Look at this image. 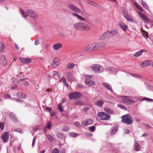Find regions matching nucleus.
I'll use <instances>...</instances> for the list:
<instances>
[{
  "label": "nucleus",
  "instance_id": "obj_5",
  "mask_svg": "<svg viewBox=\"0 0 153 153\" xmlns=\"http://www.w3.org/2000/svg\"><path fill=\"white\" fill-rule=\"evenodd\" d=\"M91 69L95 73H99L102 72L104 68L102 66L97 64H94L92 65Z\"/></svg>",
  "mask_w": 153,
  "mask_h": 153
},
{
  "label": "nucleus",
  "instance_id": "obj_64",
  "mask_svg": "<svg viewBox=\"0 0 153 153\" xmlns=\"http://www.w3.org/2000/svg\"><path fill=\"white\" fill-rule=\"evenodd\" d=\"M24 85L25 86H27L29 85V82L27 81H24Z\"/></svg>",
  "mask_w": 153,
  "mask_h": 153
},
{
  "label": "nucleus",
  "instance_id": "obj_60",
  "mask_svg": "<svg viewBox=\"0 0 153 153\" xmlns=\"http://www.w3.org/2000/svg\"><path fill=\"white\" fill-rule=\"evenodd\" d=\"M89 109L90 107L89 106H86L84 108L83 110L84 112H86Z\"/></svg>",
  "mask_w": 153,
  "mask_h": 153
},
{
  "label": "nucleus",
  "instance_id": "obj_8",
  "mask_svg": "<svg viewBox=\"0 0 153 153\" xmlns=\"http://www.w3.org/2000/svg\"><path fill=\"white\" fill-rule=\"evenodd\" d=\"M68 8L72 11L78 13H81L80 10L75 5L72 4H70L68 5Z\"/></svg>",
  "mask_w": 153,
  "mask_h": 153
},
{
  "label": "nucleus",
  "instance_id": "obj_28",
  "mask_svg": "<svg viewBox=\"0 0 153 153\" xmlns=\"http://www.w3.org/2000/svg\"><path fill=\"white\" fill-rule=\"evenodd\" d=\"M124 17L128 20L131 22H134V19L132 17H131L129 14H128L124 16Z\"/></svg>",
  "mask_w": 153,
  "mask_h": 153
},
{
  "label": "nucleus",
  "instance_id": "obj_13",
  "mask_svg": "<svg viewBox=\"0 0 153 153\" xmlns=\"http://www.w3.org/2000/svg\"><path fill=\"white\" fill-rule=\"evenodd\" d=\"M93 123V121L91 119H87L82 121V124L84 126H87L88 125H91Z\"/></svg>",
  "mask_w": 153,
  "mask_h": 153
},
{
  "label": "nucleus",
  "instance_id": "obj_29",
  "mask_svg": "<svg viewBox=\"0 0 153 153\" xmlns=\"http://www.w3.org/2000/svg\"><path fill=\"white\" fill-rule=\"evenodd\" d=\"M87 3L88 4L91 5L97 8L99 7V5L95 2H93L91 1H87Z\"/></svg>",
  "mask_w": 153,
  "mask_h": 153
},
{
  "label": "nucleus",
  "instance_id": "obj_46",
  "mask_svg": "<svg viewBox=\"0 0 153 153\" xmlns=\"http://www.w3.org/2000/svg\"><path fill=\"white\" fill-rule=\"evenodd\" d=\"M58 108L61 112H62L63 111V109L62 106V104H60L58 106Z\"/></svg>",
  "mask_w": 153,
  "mask_h": 153
},
{
  "label": "nucleus",
  "instance_id": "obj_30",
  "mask_svg": "<svg viewBox=\"0 0 153 153\" xmlns=\"http://www.w3.org/2000/svg\"><path fill=\"white\" fill-rule=\"evenodd\" d=\"M104 110L105 112L109 114H113L114 113V111L112 109L107 107L105 108Z\"/></svg>",
  "mask_w": 153,
  "mask_h": 153
},
{
  "label": "nucleus",
  "instance_id": "obj_42",
  "mask_svg": "<svg viewBox=\"0 0 153 153\" xmlns=\"http://www.w3.org/2000/svg\"><path fill=\"white\" fill-rule=\"evenodd\" d=\"M20 11L22 13V14L24 16L25 18L27 17L28 16V13L27 12V13H26L22 9H20Z\"/></svg>",
  "mask_w": 153,
  "mask_h": 153
},
{
  "label": "nucleus",
  "instance_id": "obj_14",
  "mask_svg": "<svg viewBox=\"0 0 153 153\" xmlns=\"http://www.w3.org/2000/svg\"><path fill=\"white\" fill-rule=\"evenodd\" d=\"M138 14L140 18L145 22H147L150 20L146 15L143 14L140 12H138Z\"/></svg>",
  "mask_w": 153,
  "mask_h": 153
},
{
  "label": "nucleus",
  "instance_id": "obj_48",
  "mask_svg": "<svg viewBox=\"0 0 153 153\" xmlns=\"http://www.w3.org/2000/svg\"><path fill=\"white\" fill-rule=\"evenodd\" d=\"M90 131L91 132H94L95 130V127L94 126H91L89 127Z\"/></svg>",
  "mask_w": 153,
  "mask_h": 153
},
{
  "label": "nucleus",
  "instance_id": "obj_32",
  "mask_svg": "<svg viewBox=\"0 0 153 153\" xmlns=\"http://www.w3.org/2000/svg\"><path fill=\"white\" fill-rule=\"evenodd\" d=\"M74 16H76L79 19L81 20L82 21H84L85 20V19L83 18L81 16H79L78 14L75 13H73L72 14Z\"/></svg>",
  "mask_w": 153,
  "mask_h": 153
},
{
  "label": "nucleus",
  "instance_id": "obj_18",
  "mask_svg": "<svg viewBox=\"0 0 153 153\" xmlns=\"http://www.w3.org/2000/svg\"><path fill=\"white\" fill-rule=\"evenodd\" d=\"M103 86L107 90L110 91L112 93L114 92L112 89L111 86L109 84L105 83L103 84Z\"/></svg>",
  "mask_w": 153,
  "mask_h": 153
},
{
  "label": "nucleus",
  "instance_id": "obj_7",
  "mask_svg": "<svg viewBox=\"0 0 153 153\" xmlns=\"http://www.w3.org/2000/svg\"><path fill=\"white\" fill-rule=\"evenodd\" d=\"M121 101L126 104H130L134 102V101L130 98L128 97L123 96L122 97Z\"/></svg>",
  "mask_w": 153,
  "mask_h": 153
},
{
  "label": "nucleus",
  "instance_id": "obj_55",
  "mask_svg": "<svg viewBox=\"0 0 153 153\" xmlns=\"http://www.w3.org/2000/svg\"><path fill=\"white\" fill-rule=\"evenodd\" d=\"M39 44V39L38 38H36L35 41V45H38Z\"/></svg>",
  "mask_w": 153,
  "mask_h": 153
},
{
  "label": "nucleus",
  "instance_id": "obj_44",
  "mask_svg": "<svg viewBox=\"0 0 153 153\" xmlns=\"http://www.w3.org/2000/svg\"><path fill=\"white\" fill-rule=\"evenodd\" d=\"M142 53V51H140L136 53L134 55V56L135 57H138L140 56L141 55Z\"/></svg>",
  "mask_w": 153,
  "mask_h": 153
},
{
  "label": "nucleus",
  "instance_id": "obj_58",
  "mask_svg": "<svg viewBox=\"0 0 153 153\" xmlns=\"http://www.w3.org/2000/svg\"><path fill=\"white\" fill-rule=\"evenodd\" d=\"M123 13L124 16L129 14L128 13L127 10H126L124 9L123 10Z\"/></svg>",
  "mask_w": 153,
  "mask_h": 153
},
{
  "label": "nucleus",
  "instance_id": "obj_38",
  "mask_svg": "<svg viewBox=\"0 0 153 153\" xmlns=\"http://www.w3.org/2000/svg\"><path fill=\"white\" fill-rule=\"evenodd\" d=\"M4 98L5 99H10L12 100H14V98H11L10 95L8 94H5L4 95Z\"/></svg>",
  "mask_w": 153,
  "mask_h": 153
},
{
  "label": "nucleus",
  "instance_id": "obj_11",
  "mask_svg": "<svg viewBox=\"0 0 153 153\" xmlns=\"http://www.w3.org/2000/svg\"><path fill=\"white\" fill-rule=\"evenodd\" d=\"M0 62L2 65L5 66L7 65V61L5 56L2 55L1 56Z\"/></svg>",
  "mask_w": 153,
  "mask_h": 153
},
{
  "label": "nucleus",
  "instance_id": "obj_6",
  "mask_svg": "<svg viewBox=\"0 0 153 153\" xmlns=\"http://www.w3.org/2000/svg\"><path fill=\"white\" fill-rule=\"evenodd\" d=\"M82 96L81 93L79 92H75L70 94L69 97L70 100L76 99H79Z\"/></svg>",
  "mask_w": 153,
  "mask_h": 153
},
{
  "label": "nucleus",
  "instance_id": "obj_10",
  "mask_svg": "<svg viewBox=\"0 0 153 153\" xmlns=\"http://www.w3.org/2000/svg\"><path fill=\"white\" fill-rule=\"evenodd\" d=\"M28 13V16L30 17L33 18L34 19H37L38 18L37 15L31 9H29L27 11Z\"/></svg>",
  "mask_w": 153,
  "mask_h": 153
},
{
  "label": "nucleus",
  "instance_id": "obj_22",
  "mask_svg": "<svg viewBox=\"0 0 153 153\" xmlns=\"http://www.w3.org/2000/svg\"><path fill=\"white\" fill-rule=\"evenodd\" d=\"M118 25L124 31H126L127 30V28H128V27L126 25H125L123 22H118Z\"/></svg>",
  "mask_w": 153,
  "mask_h": 153
},
{
  "label": "nucleus",
  "instance_id": "obj_20",
  "mask_svg": "<svg viewBox=\"0 0 153 153\" xmlns=\"http://www.w3.org/2000/svg\"><path fill=\"white\" fill-rule=\"evenodd\" d=\"M134 147L135 150L136 151H139L140 150L141 146L135 140L134 145Z\"/></svg>",
  "mask_w": 153,
  "mask_h": 153
},
{
  "label": "nucleus",
  "instance_id": "obj_26",
  "mask_svg": "<svg viewBox=\"0 0 153 153\" xmlns=\"http://www.w3.org/2000/svg\"><path fill=\"white\" fill-rule=\"evenodd\" d=\"M62 47V45L60 43H58L54 45L53 46V48L56 50H58Z\"/></svg>",
  "mask_w": 153,
  "mask_h": 153
},
{
  "label": "nucleus",
  "instance_id": "obj_1",
  "mask_svg": "<svg viewBox=\"0 0 153 153\" xmlns=\"http://www.w3.org/2000/svg\"><path fill=\"white\" fill-rule=\"evenodd\" d=\"M74 29L78 31H88L91 29L90 26L86 23L82 22H79L74 25Z\"/></svg>",
  "mask_w": 153,
  "mask_h": 153
},
{
  "label": "nucleus",
  "instance_id": "obj_25",
  "mask_svg": "<svg viewBox=\"0 0 153 153\" xmlns=\"http://www.w3.org/2000/svg\"><path fill=\"white\" fill-rule=\"evenodd\" d=\"M19 59L22 62L24 63H28L31 61V59L25 58L20 57Z\"/></svg>",
  "mask_w": 153,
  "mask_h": 153
},
{
  "label": "nucleus",
  "instance_id": "obj_61",
  "mask_svg": "<svg viewBox=\"0 0 153 153\" xmlns=\"http://www.w3.org/2000/svg\"><path fill=\"white\" fill-rule=\"evenodd\" d=\"M51 126V123L50 121H49L48 124L46 126V128L48 129L50 128Z\"/></svg>",
  "mask_w": 153,
  "mask_h": 153
},
{
  "label": "nucleus",
  "instance_id": "obj_39",
  "mask_svg": "<svg viewBox=\"0 0 153 153\" xmlns=\"http://www.w3.org/2000/svg\"><path fill=\"white\" fill-rule=\"evenodd\" d=\"M111 37L115 35L118 33V32L116 30H114L111 31H109Z\"/></svg>",
  "mask_w": 153,
  "mask_h": 153
},
{
  "label": "nucleus",
  "instance_id": "obj_56",
  "mask_svg": "<svg viewBox=\"0 0 153 153\" xmlns=\"http://www.w3.org/2000/svg\"><path fill=\"white\" fill-rule=\"evenodd\" d=\"M131 74L134 77H138V78H140L141 77V76L140 75H138L134 74Z\"/></svg>",
  "mask_w": 153,
  "mask_h": 153
},
{
  "label": "nucleus",
  "instance_id": "obj_33",
  "mask_svg": "<svg viewBox=\"0 0 153 153\" xmlns=\"http://www.w3.org/2000/svg\"><path fill=\"white\" fill-rule=\"evenodd\" d=\"M104 104V102L102 100L97 101L95 103V105L100 107H101Z\"/></svg>",
  "mask_w": 153,
  "mask_h": 153
},
{
  "label": "nucleus",
  "instance_id": "obj_43",
  "mask_svg": "<svg viewBox=\"0 0 153 153\" xmlns=\"http://www.w3.org/2000/svg\"><path fill=\"white\" fill-rule=\"evenodd\" d=\"M47 137L48 138V140L50 142H52L53 141V137L51 135L48 134Z\"/></svg>",
  "mask_w": 153,
  "mask_h": 153
},
{
  "label": "nucleus",
  "instance_id": "obj_63",
  "mask_svg": "<svg viewBox=\"0 0 153 153\" xmlns=\"http://www.w3.org/2000/svg\"><path fill=\"white\" fill-rule=\"evenodd\" d=\"M14 100H15L16 102H23L22 100L21 99L14 98Z\"/></svg>",
  "mask_w": 153,
  "mask_h": 153
},
{
  "label": "nucleus",
  "instance_id": "obj_36",
  "mask_svg": "<svg viewBox=\"0 0 153 153\" xmlns=\"http://www.w3.org/2000/svg\"><path fill=\"white\" fill-rule=\"evenodd\" d=\"M57 137L60 139H63L65 137L64 134L61 133H58L56 134Z\"/></svg>",
  "mask_w": 153,
  "mask_h": 153
},
{
  "label": "nucleus",
  "instance_id": "obj_51",
  "mask_svg": "<svg viewBox=\"0 0 153 153\" xmlns=\"http://www.w3.org/2000/svg\"><path fill=\"white\" fill-rule=\"evenodd\" d=\"M74 125L79 128H81V127L80 123L78 121L75 122L74 123Z\"/></svg>",
  "mask_w": 153,
  "mask_h": 153
},
{
  "label": "nucleus",
  "instance_id": "obj_57",
  "mask_svg": "<svg viewBox=\"0 0 153 153\" xmlns=\"http://www.w3.org/2000/svg\"><path fill=\"white\" fill-rule=\"evenodd\" d=\"M147 100L149 101H153V100L149 99L147 98H145L142 99V100Z\"/></svg>",
  "mask_w": 153,
  "mask_h": 153
},
{
  "label": "nucleus",
  "instance_id": "obj_12",
  "mask_svg": "<svg viewBox=\"0 0 153 153\" xmlns=\"http://www.w3.org/2000/svg\"><path fill=\"white\" fill-rule=\"evenodd\" d=\"M9 134L7 132H5L2 133V138L4 143L7 142L9 139Z\"/></svg>",
  "mask_w": 153,
  "mask_h": 153
},
{
  "label": "nucleus",
  "instance_id": "obj_62",
  "mask_svg": "<svg viewBox=\"0 0 153 153\" xmlns=\"http://www.w3.org/2000/svg\"><path fill=\"white\" fill-rule=\"evenodd\" d=\"M53 72L54 73L53 74L54 76H56L57 77H59V75L57 72L56 71H53Z\"/></svg>",
  "mask_w": 153,
  "mask_h": 153
},
{
  "label": "nucleus",
  "instance_id": "obj_40",
  "mask_svg": "<svg viewBox=\"0 0 153 153\" xmlns=\"http://www.w3.org/2000/svg\"><path fill=\"white\" fill-rule=\"evenodd\" d=\"M4 48V44L1 42H0V53L3 52Z\"/></svg>",
  "mask_w": 153,
  "mask_h": 153
},
{
  "label": "nucleus",
  "instance_id": "obj_47",
  "mask_svg": "<svg viewBox=\"0 0 153 153\" xmlns=\"http://www.w3.org/2000/svg\"><path fill=\"white\" fill-rule=\"evenodd\" d=\"M78 134L73 132H72L70 133V136L71 137H76L77 136Z\"/></svg>",
  "mask_w": 153,
  "mask_h": 153
},
{
  "label": "nucleus",
  "instance_id": "obj_23",
  "mask_svg": "<svg viewBox=\"0 0 153 153\" xmlns=\"http://www.w3.org/2000/svg\"><path fill=\"white\" fill-rule=\"evenodd\" d=\"M109 31H108L106 33H104L101 36V39H108L111 37Z\"/></svg>",
  "mask_w": 153,
  "mask_h": 153
},
{
  "label": "nucleus",
  "instance_id": "obj_24",
  "mask_svg": "<svg viewBox=\"0 0 153 153\" xmlns=\"http://www.w3.org/2000/svg\"><path fill=\"white\" fill-rule=\"evenodd\" d=\"M17 97L25 99L27 97V95L21 92H18L16 94Z\"/></svg>",
  "mask_w": 153,
  "mask_h": 153
},
{
  "label": "nucleus",
  "instance_id": "obj_45",
  "mask_svg": "<svg viewBox=\"0 0 153 153\" xmlns=\"http://www.w3.org/2000/svg\"><path fill=\"white\" fill-rule=\"evenodd\" d=\"M69 128L67 126H64L62 128V131H67L69 130Z\"/></svg>",
  "mask_w": 153,
  "mask_h": 153
},
{
  "label": "nucleus",
  "instance_id": "obj_2",
  "mask_svg": "<svg viewBox=\"0 0 153 153\" xmlns=\"http://www.w3.org/2000/svg\"><path fill=\"white\" fill-rule=\"evenodd\" d=\"M121 122L127 125H130L133 123V120L131 116L128 114L125 115L121 117Z\"/></svg>",
  "mask_w": 153,
  "mask_h": 153
},
{
  "label": "nucleus",
  "instance_id": "obj_19",
  "mask_svg": "<svg viewBox=\"0 0 153 153\" xmlns=\"http://www.w3.org/2000/svg\"><path fill=\"white\" fill-rule=\"evenodd\" d=\"M9 116L10 118L14 122H18V120H17L16 116L13 113H10L9 114Z\"/></svg>",
  "mask_w": 153,
  "mask_h": 153
},
{
  "label": "nucleus",
  "instance_id": "obj_54",
  "mask_svg": "<svg viewBox=\"0 0 153 153\" xmlns=\"http://www.w3.org/2000/svg\"><path fill=\"white\" fill-rule=\"evenodd\" d=\"M142 36L146 39H147L149 38L148 33L146 32H145L143 33L142 34Z\"/></svg>",
  "mask_w": 153,
  "mask_h": 153
},
{
  "label": "nucleus",
  "instance_id": "obj_15",
  "mask_svg": "<svg viewBox=\"0 0 153 153\" xmlns=\"http://www.w3.org/2000/svg\"><path fill=\"white\" fill-rule=\"evenodd\" d=\"M119 127L118 125L114 126L111 130V134L112 135L114 134L117 131Z\"/></svg>",
  "mask_w": 153,
  "mask_h": 153
},
{
  "label": "nucleus",
  "instance_id": "obj_9",
  "mask_svg": "<svg viewBox=\"0 0 153 153\" xmlns=\"http://www.w3.org/2000/svg\"><path fill=\"white\" fill-rule=\"evenodd\" d=\"M149 65L153 66V64L152 62L149 60H146L140 64L141 68H144L145 67L148 66Z\"/></svg>",
  "mask_w": 153,
  "mask_h": 153
},
{
  "label": "nucleus",
  "instance_id": "obj_35",
  "mask_svg": "<svg viewBox=\"0 0 153 153\" xmlns=\"http://www.w3.org/2000/svg\"><path fill=\"white\" fill-rule=\"evenodd\" d=\"M141 4L143 7L144 8L147 9L148 8V7L146 3L142 0H141Z\"/></svg>",
  "mask_w": 153,
  "mask_h": 153
},
{
  "label": "nucleus",
  "instance_id": "obj_21",
  "mask_svg": "<svg viewBox=\"0 0 153 153\" xmlns=\"http://www.w3.org/2000/svg\"><path fill=\"white\" fill-rule=\"evenodd\" d=\"M60 64L59 62L56 58H54L52 64H51V66L53 68L58 65Z\"/></svg>",
  "mask_w": 153,
  "mask_h": 153
},
{
  "label": "nucleus",
  "instance_id": "obj_50",
  "mask_svg": "<svg viewBox=\"0 0 153 153\" xmlns=\"http://www.w3.org/2000/svg\"><path fill=\"white\" fill-rule=\"evenodd\" d=\"M52 153H59L58 149L57 148H54L53 150Z\"/></svg>",
  "mask_w": 153,
  "mask_h": 153
},
{
  "label": "nucleus",
  "instance_id": "obj_37",
  "mask_svg": "<svg viewBox=\"0 0 153 153\" xmlns=\"http://www.w3.org/2000/svg\"><path fill=\"white\" fill-rule=\"evenodd\" d=\"M74 64L72 63H69L68 64L66 65V68L68 69H71L74 66Z\"/></svg>",
  "mask_w": 153,
  "mask_h": 153
},
{
  "label": "nucleus",
  "instance_id": "obj_16",
  "mask_svg": "<svg viewBox=\"0 0 153 153\" xmlns=\"http://www.w3.org/2000/svg\"><path fill=\"white\" fill-rule=\"evenodd\" d=\"M85 84L86 85L92 86L95 84V82L89 79H86L85 81Z\"/></svg>",
  "mask_w": 153,
  "mask_h": 153
},
{
  "label": "nucleus",
  "instance_id": "obj_53",
  "mask_svg": "<svg viewBox=\"0 0 153 153\" xmlns=\"http://www.w3.org/2000/svg\"><path fill=\"white\" fill-rule=\"evenodd\" d=\"M4 123L3 122L0 123V128L1 130H3L4 127Z\"/></svg>",
  "mask_w": 153,
  "mask_h": 153
},
{
  "label": "nucleus",
  "instance_id": "obj_52",
  "mask_svg": "<svg viewBox=\"0 0 153 153\" xmlns=\"http://www.w3.org/2000/svg\"><path fill=\"white\" fill-rule=\"evenodd\" d=\"M74 104L77 105H82V103L79 101H77L75 102Z\"/></svg>",
  "mask_w": 153,
  "mask_h": 153
},
{
  "label": "nucleus",
  "instance_id": "obj_49",
  "mask_svg": "<svg viewBox=\"0 0 153 153\" xmlns=\"http://www.w3.org/2000/svg\"><path fill=\"white\" fill-rule=\"evenodd\" d=\"M117 107L120 108H121L124 109V110H127L126 108L124 106L118 104L117 105Z\"/></svg>",
  "mask_w": 153,
  "mask_h": 153
},
{
  "label": "nucleus",
  "instance_id": "obj_17",
  "mask_svg": "<svg viewBox=\"0 0 153 153\" xmlns=\"http://www.w3.org/2000/svg\"><path fill=\"white\" fill-rule=\"evenodd\" d=\"M105 70L108 72L111 73L115 72L117 71V69L116 68L112 67H108Z\"/></svg>",
  "mask_w": 153,
  "mask_h": 153
},
{
  "label": "nucleus",
  "instance_id": "obj_59",
  "mask_svg": "<svg viewBox=\"0 0 153 153\" xmlns=\"http://www.w3.org/2000/svg\"><path fill=\"white\" fill-rule=\"evenodd\" d=\"M66 151L65 149L62 148H61L60 149V153H65Z\"/></svg>",
  "mask_w": 153,
  "mask_h": 153
},
{
  "label": "nucleus",
  "instance_id": "obj_41",
  "mask_svg": "<svg viewBox=\"0 0 153 153\" xmlns=\"http://www.w3.org/2000/svg\"><path fill=\"white\" fill-rule=\"evenodd\" d=\"M134 5L140 11H143V9L141 6H140L139 4L135 3L134 4Z\"/></svg>",
  "mask_w": 153,
  "mask_h": 153
},
{
  "label": "nucleus",
  "instance_id": "obj_31",
  "mask_svg": "<svg viewBox=\"0 0 153 153\" xmlns=\"http://www.w3.org/2000/svg\"><path fill=\"white\" fill-rule=\"evenodd\" d=\"M74 16H76L79 19L81 20L82 21H84L85 20V19L83 18L81 16H79L78 14L75 13H73L72 14Z\"/></svg>",
  "mask_w": 153,
  "mask_h": 153
},
{
  "label": "nucleus",
  "instance_id": "obj_34",
  "mask_svg": "<svg viewBox=\"0 0 153 153\" xmlns=\"http://www.w3.org/2000/svg\"><path fill=\"white\" fill-rule=\"evenodd\" d=\"M73 77V75L71 72H68L66 75V77L69 80H71Z\"/></svg>",
  "mask_w": 153,
  "mask_h": 153
},
{
  "label": "nucleus",
  "instance_id": "obj_4",
  "mask_svg": "<svg viewBox=\"0 0 153 153\" xmlns=\"http://www.w3.org/2000/svg\"><path fill=\"white\" fill-rule=\"evenodd\" d=\"M99 119L101 120H108L110 118V116L104 112H100L98 113Z\"/></svg>",
  "mask_w": 153,
  "mask_h": 153
},
{
  "label": "nucleus",
  "instance_id": "obj_3",
  "mask_svg": "<svg viewBox=\"0 0 153 153\" xmlns=\"http://www.w3.org/2000/svg\"><path fill=\"white\" fill-rule=\"evenodd\" d=\"M98 49L97 42L90 44L86 46L84 48V51L85 52H88L93 51Z\"/></svg>",
  "mask_w": 153,
  "mask_h": 153
},
{
  "label": "nucleus",
  "instance_id": "obj_27",
  "mask_svg": "<svg viewBox=\"0 0 153 153\" xmlns=\"http://www.w3.org/2000/svg\"><path fill=\"white\" fill-rule=\"evenodd\" d=\"M97 47H98V49H99L100 48H104L106 44L105 43L103 42H97Z\"/></svg>",
  "mask_w": 153,
  "mask_h": 153
}]
</instances>
